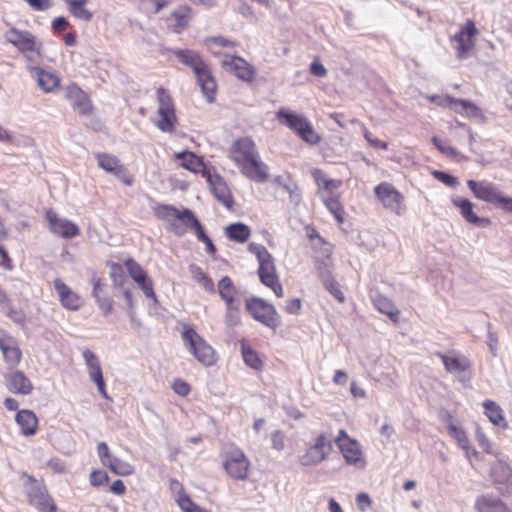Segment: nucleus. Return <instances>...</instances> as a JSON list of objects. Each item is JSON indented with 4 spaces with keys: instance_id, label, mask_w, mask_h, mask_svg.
Instances as JSON below:
<instances>
[{
    "instance_id": "f257e3e1",
    "label": "nucleus",
    "mask_w": 512,
    "mask_h": 512,
    "mask_svg": "<svg viewBox=\"0 0 512 512\" xmlns=\"http://www.w3.org/2000/svg\"><path fill=\"white\" fill-rule=\"evenodd\" d=\"M229 157L251 181L264 183L268 180V166L261 160L256 145L250 138L236 140L230 147Z\"/></svg>"
},
{
    "instance_id": "f03ea898",
    "label": "nucleus",
    "mask_w": 512,
    "mask_h": 512,
    "mask_svg": "<svg viewBox=\"0 0 512 512\" xmlns=\"http://www.w3.org/2000/svg\"><path fill=\"white\" fill-rule=\"evenodd\" d=\"M172 53L182 64L192 69L204 96L208 102H213L217 87L216 81L212 76L209 65L201 58L199 53L182 49H174Z\"/></svg>"
},
{
    "instance_id": "7ed1b4c3",
    "label": "nucleus",
    "mask_w": 512,
    "mask_h": 512,
    "mask_svg": "<svg viewBox=\"0 0 512 512\" xmlns=\"http://www.w3.org/2000/svg\"><path fill=\"white\" fill-rule=\"evenodd\" d=\"M5 38L24 55L30 64H39L42 58V42L31 32L11 28L6 32Z\"/></svg>"
},
{
    "instance_id": "20e7f679",
    "label": "nucleus",
    "mask_w": 512,
    "mask_h": 512,
    "mask_svg": "<svg viewBox=\"0 0 512 512\" xmlns=\"http://www.w3.org/2000/svg\"><path fill=\"white\" fill-rule=\"evenodd\" d=\"M467 186L475 198L488 202L496 208L512 213V197L504 195L494 183L468 180Z\"/></svg>"
},
{
    "instance_id": "39448f33",
    "label": "nucleus",
    "mask_w": 512,
    "mask_h": 512,
    "mask_svg": "<svg viewBox=\"0 0 512 512\" xmlns=\"http://www.w3.org/2000/svg\"><path fill=\"white\" fill-rule=\"evenodd\" d=\"M22 478L24 479L23 488L30 504L39 512H56V506L44 483L26 472L22 473Z\"/></svg>"
},
{
    "instance_id": "423d86ee",
    "label": "nucleus",
    "mask_w": 512,
    "mask_h": 512,
    "mask_svg": "<svg viewBox=\"0 0 512 512\" xmlns=\"http://www.w3.org/2000/svg\"><path fill=\"white\" fill-rule=\"evenodd\" d=\"M223 467L233 479L245 480L248 477L250 461L243 450L231 444L225 449Z\"/></svg>"
},
{
    "instance_id": "0eeeda50",
    "label": "nucleus",
    "mask_w": 512,
    "mask_h": 512,
    "mask_svg": "<svg viewBox=\"0 0 512 512\" xmlns=\"http://www.w3.org/2000/svg\"><path fill=\"white\" fill-rule=\"evenodd\" d=\"M182 339L189 351L205 366H211L215 362L213 348L191 327L184 330Z\"/></svg>"
},
{
    "instance_id": "6e6552de",
    "label": "nucleus",
    "mask_w": 512,
    "mask_h": 512,
    "mask_svg": "<svg viewBox=\"0 0 512 512\" xmlns=\"http://www.w3.org/2000/svg\"><path fill=\"white\" fill-rule=\"evenodd\" d=\"M246 309L252 317L268 328L276 331L281 324L280 315L275 307L260 298H251L246 301Z\"/></svg>"
},
{
    "instance_id": "1a4fd4ad",
    "label": "nucleus",
    "mask_w": 512,
    "mask_h": 512,
    "mask_svg": "<svg viewBox=\"0 0 512 512\" xmlns=\"http://www.w3.org/2000/svg\"><path fill=\"white\" fill-rule=\"evenodd\" d=\"M157 214L163 219H170L173 217L180 220L186 227L194 231L197 239L201 242L209 237L205 233V230L200 221L190 209L184 208L179 210L170 205H163L159 207Z\"/></svg>"
},
{
    "instance_id": "9d476101",
    "label": "nucleus",
    "mask_w": 512,
    "mask_h": 512,
    "mask_svg": "<svg viewBox=\"0 0 512 512\" xmlns=\"http://www.w3.org/2000/svg\"><path fill=\"white\" fill-rule=\"evenodd\" d=\"M159 119L155 122L156 126L163 132H172L177 124L175 107L169 92L160 87L157 89Z\"/></svg>"
},
{
    "instance_id": "9b49d317",
    "label": "nucleus",
    "mask_w": 512,
    "mask_h": 512,
    "mask_svg": "<svg viewBox=\"0 0 512 512\" xmlns=\"http://www.w3.org/2000/svg\"><path fill=\"white\" fill-rule=\"evenodd\" d=\"M333 449L332 441L326 434H319L315 442L310 445L305 453L299 456V463L302 466H315L325 461Z\"/></svg>"
},
{
    "instance_id": "f8f14e48",
    "label": "nucleus",
    "mask_w": 512,
    "mask_h": 512,
    "mask_svg": "<svg viewBox=\"0 0 512 512\" xmlns=\"http://www.w3.org/2000/svg\"><path fill=\"white\" fill-rule=\"evenodd\" d=\"M374 192L386 209L398 216L404 215L406 212L405 198L391 183H380L374 188Z\"/></svg>"
},
{
    "instance_id": "ddd939ff",
    "label": "nucleus",
    "mask_w": 512,
    "mask_h": 512,
    "mask_svg": "<svg viewBox=\"0 0 512 512\" xmlns=\"http://www.w3.org/2000/svg\"><path fill=\"white\" fill-rule=\"evenodd\" d=\"M126 267L131 278L138 284L139 288L143 291L144 295L157 302V297L154 292L153 282L148 277L146 271L134 260H127Z\"/></svg>"
},
{
    "instance_id": "4468645a",
    "label": "nucleus",
    "mask_w": 512,
    "mask_h": 512,
    "mask_svg": "<svg viewBox=\"0 0 512 512\" xmlns=\"http://www.w3.org/2000/svg\"><path fill=\"white\" fill-rule=\"evenodd\" d=\"M491 477L497 484V489L502 494H508L512 490V468L503 460H497L491 465Z\"/></svg>"
},
{
    "instance_id": "2eb2a0df",
    "label": "nucleus",
    "mask_w": 512,
    "mask_h": 512,
    "mask_svg": "<svg viewBox=\"0 0 512 512\" xmlns=\"http://www.w3.org/2000/svg\"><path fill=\"white\" fill-rule=\"evenodd\" d=\"M478 33L474 22L468 19L463 27L453 36V40L457 42V55L460 59H464L467 53L473 48L474 41L472 38Z\"/></svg>"
},
{
    "instance_id": "dca6fc26",
    "label": "nucleus",
    "mask_w": 512,
    "mask_h": 512,
    "mask_svg": "<svg viewBox=\"0 0 512 512\" xmlns=\"http://www.w3.org/2000/svg\"><path fill=\"white\" fill-rule=\"evenodd\" d=\"M452 203L459 209L464 220L471 225L479 228H487L491 225L489 218L480 217L474 213V204L469 199L456 197L452 199Z\"/></svg>"
},
{
    "instance_id": "f3484780",
    "label": "nucleus",
    "mask_w": 512,
    "mask_h": 512,
    "mask_svg": "<svg viewBox=\"0 0 512 512\" xmlns=\"http://www.w3.org/2000/svg\"><path fill=\"white\" fill-rule=\"evenodd\" d=\"M0 350L8 365L16 366L20 362L22 352L18 341L13 336L4 332L0 333Z\"/></svg>"
},
{
    "instance_id": "a211bd4d",
    "label": "nucleus",
    "mask_w": 512,
    "mask_h": 512,
    "mask_svg": "<svg viewBox=\"0 0 512 512\" xmlns=\"http://www.w3.org/2000/svg\"><path fill=\"white\" fill-rule=\"evenodd\" d=\"M51 230L64 238H72L80 233V230L73 222L60 218L55 212L49 210L46 214Z\"/></svg>"
},
{
    "instance_id": "6ab92c4d",
    "label": "nucleus",
    "mask_w": 512,
    "mask_h": 512,
    "mask_svg": "<svg viewBox=\"0 0 512 512\" xmlns=\"http://www.w3.org/2000/svg\"><path fill=\"white\" fill-rule=\"evenodd\" d=\"M5 384L8 390L14 394L28 395L33 389L32 382L22 371L15 370L5 374Z\"/></svg>"
},
{
    "instance_id": "aec40b11",
    "label": "nucleus",
    "mask_w": 512,
    "mask_h": 512,
    "mask_svg": "<svg viewBox=\"0 0 512 512\" xmlns=\"http://www.w3.org/2000/svg\"><path fill=\"white\" fill-rule=\"evenodd\" d=\"M54 289L59 296L62 306L76 311L81 306V298L72 291L60 278L54 280Z\"/></svg>"
},
{
    "instance_id": "412c9836",
    "label": "nucleus",
    "mask_w": 512,
    "mask_h": 512,
    "mask_svg": "<svg viewBox=\"0 0 512 512\" xmlns=\"http://www.w3.org/2000/svg\"><path fill=\"white\" fill-rule=\"evenodd\" d=\"M348 465H352L357 469H363L366 466V461L363 457L361 445L354 439L346 444L338 447Z\"/></svg>"
},
{
    "instance_id": "4be33fe9",
    "label": "nucleus",
    "mask_w": 512,
    "mask_h": 512,
    "mask_svg": "<svg viewBox=\"0 0 512 512\" xmlns=\"http://www.w3.org/2000/svg\"><path fill=\"white\" fill-rule=\"evenodd\" d=\"M32 76L36 79L38 86L46 93L52 92L58 87L60 80L58 76L52 72L45 71L38 66H28Z\"/></svg>"
},
{
    "instance_id": "5701e85b",
    "label": "nucleus",
    "mask_w": 512,
    "mask_h": 512,
    "mask_svg": "<svg viewBox=\"0 0 512 512\" xmlns=\"http://www.w3.org/2000/svg\"><path fill=\"white\" fill-rule=\"evenodd\" d=\"M441 358L446 371L450 374L460 377L462 373H465L471 368L470 361L463 355H445L438 353Z\"/></svg>"
},
{
    "instance_id": "b1692460",
    "label": "nucleus",
    "mask_w": 512,
    "mask_h": 512,
    "mask_svg": "<svg viewBox=\"0 0 512 512\" xmlns=\"http://www.w3.org/2000/svg\"><path fill=\"white\" fill-rule=\"evenodd\" d=\"M222 65L234 72V74L241 80L248 81L253 77V70L249 64L240 57L225 56L222 60Z\"/></svg>"
},
{
    "instance_id": "393cba45",
    "label": "nucleus",
    "mask_w": 512,
    "mask_h": 512,
    "mask_svg": "<svg viewBox=\"0 0 512 512\" xmlns=\"http://www.w3.org/2000/svg\"><path fill=\"white\" fill-rule=\"evenodd\" d=\"M274 183L287 193L291 204L298 206L301 202V193L296 182L289 174L278 175L274 178Z\"/></svg>"
},
{
    "instance_id": "a878e982",
    "label": "nucleus",
    "mask_w": 512,
    "mask_h": 512,
    "mask_svg": "<svg viewBox=\"0 0 512 512\" xmlns=\"http://www.w3.org/2000/svg\"><path fill=\"white\" fill-rule=\"evenodd\" d=\"M475 508L477 512H511L498 497L489 494L479 496Z\"/></svg>"
},
{
    "instance_id": "bb28decb",
    "label": "nucleus",
    "mask_w": 512,
    "mask_h": 512,
    "mask_svg": "<svg viewBox=\"0 0 512 512\" xmlns=\"http://www.w3.org/2000/svg\"><path fill=\"white\" fill-rule=\"evenodd\" d=\"M66 98L74 107H77L82 114H86L90 110L87 94L77 85L72 84L66 88Z\"/></svg>"
},
{
    "instance_id": "cd10ccee",
    "label": "nucleus",
    "mask_w": 512,
    "mask_h": 512,
    "mask_svg": "<svg viewBox=\"0 0 512 512\" xmlns=\"http://www.w3.org/2000/svg\"><path fill=\"white\" fill-rule=\"evenodd\" d=\"M15 420L20 426L24 435H34L37 430L38 420L36 415L30 410H21L16 414Z\"/></svg>"
},
{
    "instance_id": "c85d7f7f",
    "label": "nucleus",
    "mask_w": 512,
    "mask_h": 512,
    "mask_svg": "<svg viewBox=\"0 0 512 512\" xmlns=\"http://www.w3.org/2000/svg\"><path fill=\"white\" fill-rule=\"evenodd\" d=\"M277 119H279L285 126L294 131L296 134L308 120L303 115H299L285 109H280L277 112Z\"/></svg>"
},
{
    "instance_id": "c756f323",
    "label": "nucleus",
    "mask_w": 512,
    "mask_h": 512,
    "mask_svg": "<svg viewBox=\"0 0 512 512\" xmlns=\"http://www.w3.org/2000/svg\"><path fill=\"white\" fill-rule=\"evenodd\" d=\"M190 20V8L182 6L172 12L168 18L169 25L172 27L174 32L180 33L182 30L188 27Z\"/></svg>"
},
{
    "instance_id": "7c9ffc66",
    "label": "nucleus",
    "mask_w": 512,
    "mask_h": 512,
    "mask_svg": "<svg viewBox=\"0 0 512 512\" xmlns=\"http://www.w3.org/2000/svg\"><path fill=\"white\" fill-rule=\"evenodd\" d=\"M98 165L106 172L112 173L116 176H120L124 173L125 168L120 163V160L110 154H97Z\"/></svg>"
},
{
    "instance_id": "2f4dec72",
    "label": "nucleus",
    "mask_w": 512,
    "mask_h": 512,
    "mask_svg": "<svg viewBox=\"0 0 512 512\" xmlns=\"http://www.w3.org/2000/svg\"><path fill=\"white\" fill-rule=\"evenodd\" d=\"M449 107L457 113H465L468 117H477L481 110L473 102L453 97L447 98Z\"/></svg>"
},
{
    "instance_id": "473e14b6",
    "label": "nucleus",
    "mask_w": 512,
    "mask_h": 512,
    "mask_svg": "<svg viewBox=\"0 0 512 512\" xmlns=\"http://www.w3.org/2000/svg\"><path fill=\"white\" fill-rule=\"evenodd\" d=\"M218 294L221 299L227 304L238 303L235 299L237 289L230 277L224 276L218 282Z\"/></svg>"
},
{
    "instance_id": "72a5a7b5",
    "label": "nucleus",
    "mask_w": 512,
    "mask_h": 512,
    "mask_svg": "<svg viewBox=\"0 0 512 512\" xmlns=\"http://www.w3.org/2000/svg\"><path fill=\"white\" fill-rule=\"evenodd\" d=\"M258 274L260 281L264 285H269V283H272L273 280H276V278H278L276 274L274 260L271 254L268 255V258H264L261 261H259Z\"/></svg>"
},
{
    "instance_id": "f704fd0d",
    "label": "nucleus",
    "mask_w": 512,
    "mask_h": 512,
    "mask_svg": "<svg viewBox=\"0 0 512 512\" xmlns=\"http://www.w3.org/2000/svg\"><path fill=\"white\" fill-rule=\"evenodd\" d=\"M82 356L87 366L90 380L103 375L99 358L93 351L86 348L83 350Z\"/></svg>"
},
{
    "instance_id": "c9c22d12",
    "label": "nucleus",
    "mask_w": 512,
    "mask_h": 512,
    "mask_svg": "<svg viewBox=\"0 0 512 512\" xmlns=\"http://www.w3.org/2000/svg\"><path fill=\"white\" fill-rule=\"evenodd\" d=\"M250 228L243 223H233L225 228L226 236L239 243H244L250 236Z\"/></svg>"
},
{
    "instance_id": "e433bc0d",
    "label": "nucleus",
    "mask_w": 512,
    "mask_h": 512,
    "mask_svg": "<svg viewBox=\"0 0 512 512\" xmlns=\"http://www.w3.org/2000/svg\"><path fill=\"white\" fill-rule=\"evenodd\" d=\"M374 305L379 312L387 315L393 322L398 321L399 310L391 300L384 296H378L374 299Z\"/></svg>"
},
{
    "instance_id": "4c0bfd02",
    "label": "nucleus",
    "mask_w": 512,
    "mask_h": 512,
    "mask_svg": "<svg viewBox=\"0 0 512 512\" xmlns=\"http://www.w3.org/2000/svg\"><path fill=\"white\" fill-rule=\"evenodd\" d=\"M483 407L485 409V414L494 425L501 427L506 426V422L503 417V411L499 405H497L492 400H486L483 403Z\"/></svg>"
},
{
    "instance_id": "58836bf2",
    "label": "nucleus",
    "mask_w": 512,
    "mask_h": 512,
    "mask_svg": "<svg viewBox=\"0 0 512 512\" xmlns=\"http://www.w3.org/2000/svg\"><path fill=\"white\" fill-rule=\"evenodd\" d=\"M448 430H449V434L456 440L458 445L463 450L466 451V453L468 455L470 453L473 455L477 454L476 450L471 448L467 434L462 428H460L454 424H450V425H448Z\"/></svg>"
},
{
    "instance_id": "ea45409f",
    "label": "nucleus",
    "mask_w": 512,
    "mask_h": 512,
    "mask_svg": "<svg viewBox=\"0 0 512 512\" xmlns=\"http://www.w3.org/2000/svg\"><path fill=\"white\" fill-rule=\"evenodd\" d=\"M176 157L180 161V166L184 169L192 172H197L200 169L201 161L194 153L183 151L178 153Z\"/></svg>"
},
{
    "instance_id": "a19ab883",
    "label": "nucleus",
    "mask_w": 512,
    "mask_h": 512,
    "mask_svg": "<svg viewBox=\"0 0 512 512\" xmlns=\"http://www.w3.org/2000/svg\"><path fill=\"white\" fill-rule=\"evenodd\" d=\"M106 467H108L113 473L121 476H128L134 473L133 465L115 456H113L111 462H109Z\"/></svg>"
},
{
    "instance_id": "79ce46f5",
    "label": "nucleus",
    "mask_w": 512,
    "mask_h": 512,
    "mask_svg": "<svg viewBox=\"0 0 512 512\" xmlns=\"http://www.w3.org/2000/svg\"><path fill=\"white\" fill-rule=\"evenodd\" d=\"M87 0H75L68 4L69 12L78 19L90 21L93 14L85 8Z\"/></svg>"
},
{
    "instance_id": "37998d69",
    "label": "nucleus",
    "mask_w": 512,
    "mask_h": 512,
    "mask_svg": "<svg viewBox=\"0 0 512 512\" xmlns=\"http://www.w3.org/2000/svg\"><path fill=\"white\" fill-rule=\"evenodd\" d=\"M212 191L217 200L220 201L223 205L227 207L231 206L232 201L230 192L221 179H218L215 183H212Z\"/></svg>"
},
{
    "instance_id": "c03bdc74",
    "label": "nucleus",
    "mask_w": 512,
    "mask_h": 512,
    "mask_svg": "<svg viewBox=\"0 0 512 512\" xmlns=\"http://www.w3.org/2000/svg\"><path fill=\"white\" fill-rule=\"evenodd\" d=\"M167 5V0H142L139 9L147 15H155Z\"/></svg>"
},
{
    "instance_id": "a18cd8bd",
    "label": "nucleus",
    "mask_w": 512,
    "mask_h": 512,
    "mask_svg": "<svg viewBox=\"0 0 512 512\" xmlns=\"http://www.w3.org/2000/svg\"><path fill=\"white\" fill-rule=\"evenodd\" d=\"M240 304L233 303L227 304L225 309V323L229 327H234L240 324Z\"/></svg>"
},
{
    "instance_id": "49530a36",
    "label": "nucleus",
    "mask_w": 512,
    "mask_h": 512,
    "mask_svg": "<svg viewBox=\"0 0 512 512\" xmlns=\"http://www.w3.org/2000/svg\"><path fill=\"white\" fill-rule=\"evenodd\" d=\"M242 357L246 365L253 369H259L261 367V361L258 354L248 345H241Z\"/></svg>"
},
{
    "instance_id": "de8ad7c7",
    "label": "nucleus",
    "mask_w": 512,
    "mask_h": 512,
    "mask_svg": "<svg viewBox=\"0 0 512 512\" xmlns=\"http://www.w3.org/2000/svg\"><path fill=\"white\" fill-rule=\"evenodd\" d=\"M175 501L183 512H198L201 508L185 492L179 491Z\"/></svg>"
},
{
    "instance_id": "09e8293b",
    "label": "nucleus",
    "mask_w": 512,
    "mask_h": 512,
    "mask_svg": "<svg viewBox=\"0 0 512 512\" xmlns=\"http://www.w3.org/2000/svg\"><path fill=\"white\" fill-rule=\"evenodd\" d=\"M299 137L309 144H317L320 142L321 137L315 132L311 123L307 120L306 123L302 126L300 131L297 133Z\"/></svg>"
},
{
    "instance_id": "8fccbe9b",
    "label": "nucleus",
    "mask_w": 512,
    "mask_h": 512,
    "mask_svg": "<svg viewBox=\"0 0 512 512\" xmlns=\"http://www.w3.org/2000/svg\"><path fill=\"white\" fill-rule=\"evenodd\" d=\"M1 311L16 324H23L26 320L24 312L21 309L15 308L10 301L1 307Z\"/></svg>"
},
{
    "instance_id": "3c124183",
    "label": "nucleus",
    "mask_w": 512,
    "mask_h": 512,
    "mask_svg": "<svg viewBox=\"0 0 512 512\" xmlns=\"http://www.w3.org/2000/svg\"><path fill=\"white\" fill-rule=\"evenodd\" d=\"M324 204L330 213L335 217L338 223H342L344 221L343 218V208L340 202L334 197H326L324 198Z\"/></svg>"
},
{
    "instance_id": "603ef678",
    "label": "nucleus",
    "mask_w": 512,
    "mask_h": 512,
    "mask_svg": "<svg viewBox=\"0 0 512 512\" xmlns=\"http://www.w3.org/2000/svg\"><path fill=\"white\" fill-rule=\"evenodd\" d=\"M317 275L323 286L328 285L329 282L335 281L327 262H323L317 266Z\"/></svg>"
},
{
    "instance_id": "864d4df0",
    "label": "nucleus",
    "mask_w": 512,
    "mask_h": 512,
    "mask_svg": "<svg viewBox=\"0 0 512 512\" xmlns=\"http://www.w3.org/2000/svg\"><path fill=\"white\" fill-rule=\"evenodd\" d=\"M314 176L316 183L320 189H324L327 192H331L333 189L337 187L336 182L331 179H326L320 170H315Z\"/></svg>"
},
{
    "instance_id": "5fc2aeb1",
    "label": "nucleus",
    "mask_w": 512,
    "mask_h": 512,
    "mask_svg": "<svg viewBox=\"0 0 512 512\" xmlns=\"http://www.w3.org/2000/svg\"><path fill=\"white\" fill-rule=\"evenodd\" d=\"M432 143L436 146V148L443 154L449 156V157H456L458 155V152L455 148L449 146L445 142H443L438 137L434 136L432 137Z\"/></svg>"
},
{
    "instance_id": "6e6d98bb",
    "label": "nucleus",
    "mask_w": 512,
    "mask_h": 512,
    "mask_svg": "<svg viewBox=\"0 0 512 512\" xmlns=\"http://www.w3.org/2000/svg\"><path fill=\"white\" fill-rule=\"evenodd\" d=\"M476 440L479 444V446L487 453L489 454H495V451L493 450L492 444L489 441V439L486 437L484 432L477 427L476 433H475Z\"/></svg>"
},
{
    "instance_id": "4d7b16f0",
    "label": "nucleus",
    "mask_w": 512,
    "mask_h": 512,
    "mask_svg": "<svg viewBox=\"0 0 512 512\" xmlns=\"http://www.w3.org/2000/svg\"><path fill=\"white\" fill-rule=\"evenodd\" d=\"M99 309L102 311V313L106 316L110 314L113 310V300L111 297L107 295H101L98 298L95 299Z\"/></svg>"
},
{
    "instance_id": "13d9d810",
    "label": "nucleus",
    "mask_w": 512,
    "mask_h": 512,
    "mask_svg": "<svg viewBox=\"0 0 512 512\" xmlns=\"http://www.w3.org/2000/svg\"><path fill=\"white\" fill-rule=\"evenodd\" d=\"M433 176L442 182L443 184L447 185L448 187L455 188L458 184L457 179L450 175L449 173L443 172V171H434Z\"/></svg>"
},
{
    "instance_id": "bf43d9fd",
    "label": "nucleus",
    "mask_w": 512,
    "mask_h": 512,
    "mask_svg": "<svg viewBox=\"0 0 512 512\" xmlns=\"http://www.w3.org/2000/svg\"><path fill=\"white\" fill-rule=\"evenodd\" d=\"M97 454L104 466L111 462V459L113 458V455L110 454L109 447L105 442L98 443Z\"/></svg>"
},
{
    "instance_id": "052dcab7",
    "label": "nucleus",
    "mask_w": 512,
    "mask_h": 512,
    "mask_svg": "<svg viewBox=\"0 0 512 512\" xmlns=\"http://www.w3.org/2000/svg\"><path fill=\"white\" fill-rule=\"evenodd\" d=\"M324 288L340 303H343L345 301V296L341 291L340 286L336 280L333 282H329L328 285L324 286Z\"/></svg>"
},
{
    "instance_id": "680f3d73",
    "label": "nucleus",
    "mask_w": 512,
    "mask_h": 512,
    "mask_svg": "<svg viewBox=\"0 0 512 512\" xmlns=\"http://www.w3.org/2000/svg\"><path fill=\"white\" fill-rule=\"evenodd\" d=\"M248 249L251 253L256 255L258 262L264 258H268V255H270L263 245L257 243H250Z\"/></svg>"
},
{
    "instance_id": "e2e57ef3",
    "label": "nucleus",
    "mask_w": 512,
    "mask_h": 512,
    "mask_svg": "<svg viewBox=\"0 0 512 512\" xmlns=\"http://www.w3.org/2000/svg\"><path fill=\"white\" fill-rule=\"evenodd\" d=\"M363 135L366 141L373 147L379 148L382 150H386L388 148V145L386 142L380 141L377 138H374L372 133L369 132L365 127L363 128Z\"/></svg>"
},
{
    "instance_id": "0e129e2a",
    "label": "nucleus",
    "mask_w": 512,
    "mask_h": 512,
    "mask_svg": "<svg viewBox=\"0 0 512 512\" xmlns=\"http://www.w3.org/2000/svg\"><path fill=\"white\" fill-rule=\"evenodd\" d=\"M172 388L174 392L180 396H187L190 392L189 384L181 379H176L173 382Z\"/></svg>"
},
{
    "instance_id": "69168bd1",
    "label": "nucleus",
    "mask_w": 512,
    "mask_h": 512,
    "mask_svg": "<svg viewBox=\"0 0 512 512\" xmlns=\"http://www.w3.org/2000/svg\"><path fill=\"white\" fill-rule=\"evenodd\" d=\"M272 448L281 451L284 449V435L281 431L276 430L271 435Z\"/></svg>"
},
{
    "instance_id": "338daca9",
    "label": "nucleus",
    "mask_w": 512,
    "mask_h": 512,
    "mask_svg": "<svg viewBox=\"0 0 512 512\" xmlns=\"http://www.w3.org/2000/svg\"><path fill=\"white\" fill-rule=\"evenodd\" d=\"M301 310V300L299 298L289 299L285 306V311L288 314H298Z\"/></svg>"
},
{
    "instance_id": "774afa93",
    "label": "nucleus",
    "mask_w": 512,
    "mask_h": 512,
    "mask_svg": "<svg viewBox=\"0 0 512 512\" xmlns=\"http://www.w3.org/2000/svg\"><path fill=\"white\" fill-rule=\"evenodd\" d=\"M108 480V475L104 471H93L90 476V481L93 486H100Z\"/></svg>"
}]
</instances>
